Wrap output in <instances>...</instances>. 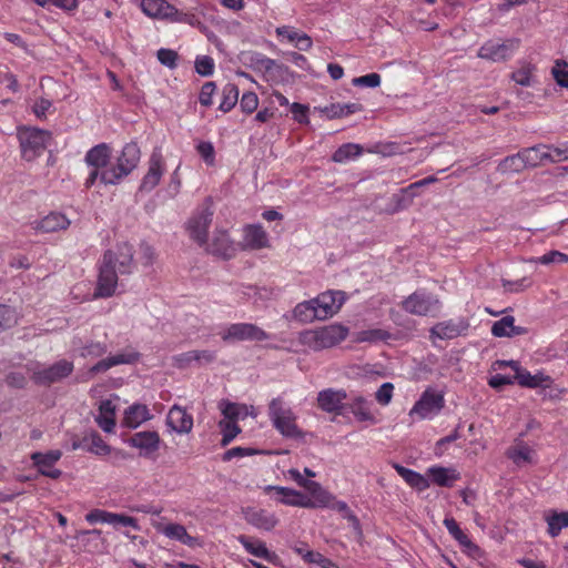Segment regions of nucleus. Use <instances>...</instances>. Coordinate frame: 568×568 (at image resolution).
<instances>
[{
    "label": "nucleus",
    "instance_id": "22",
    "mask_svg": "<svg viewBox=\"0 0 568 568\" xmlns=\"http://www.w3.org/2000/svg\"><path fill=\"white\" fill-rule=\"evenodd\" d=\"M444 526L450 534V536L460 545L463 551L473 558L480 557L483 550L478 545L471 541L467 534H465L458 523L453 517H446L444 519Z\"/></svg>",
    "mask_w": 568,
    "mask_h": 568
},
{
    "label": "nucleus",
    "instance_id": "18",
    "mask_svg": "<svg viewBox=\"0 0 568 568\" xmlns=\"http://www.w3.org/2000/svg\"><path fill=\"white\" fill-rule=\"evenodd\" d=\"M154 528L158 532L164 535L166 538L171 540H175L185 545L190 548H196L202 546L201 538L197 536H192L187 532L186 528L178 523H169V524H156Z\"/></svg>",
    "mask_w": 568,
    "mask_h": 568
},
{
    "label": "nucleus",
    "instance_id": "51",
    "mask_svg": "<svg viewBox=\"0 0 568 568\" xmlns=\"http://www.w3.org/2000/svg\"><path fill=\"white\" fill-rule=\"evenodd\" d=\"M535 68L530 63H525L511 73V80L523 87L531 85V78Z\"/></svg>",
    "mask_w": 568,
    "mask_h": 568
},
{
    "label": "nucleus",
    "instance_id": "52",
    "mask_svg": "<svg viewBox=\"0 0 568 568\" xmlns=\"http://www.w3.org/2000/svg\"><path fill=\"white\" fill-rule=\"evenodd\" d=\"M214 67V60L209 55H200L195 60V71L202 77L212 75Z\"/></svg>",
    "mask_w": 568,
    "mask_h": 568
},
{
    "label": "nucleus",
    "instance_id": "25",
    "mask_svg": "<svg viewBox=\"0 0 568 568\" xmlns=\"http://www.w3.org/2000/svg\"><path fill=\"white\" fill-rule=\"evenodd\" d=\"M500 366H510L515 371V381L523 387L537 388L550 382V377L539 373L532 375L529 371L521 368L517 362H501Z\"/></svg>",
    "mask_w": 568,
    "mask_h": 568
},
{
    "label": "nucleus",
    "instance_id": "10",
    "mask_svg": "<svg viewBox=\"0 0 568 568\" xmlns=\"http://www.w3.org/2000/svg\"><path fill=\"white\" fill-rule=\"evenodd\" d=\"M400 307L412 315L427 316L440 310V301L425 290H417L402 301Z\"/></svg>",
    "mask_w": 568,
    "mask_h": 568
},
{
    "label": "nucleus",
    "instance_id": "6",
    "mask_svg": "<svg viewBox=\"0 0 568 568\" xmlns=\"http://www.w3.org/2000/svg\"><path fill=\"white\" fill-rule=\"evenodd\" d=\"M291 479H293L300 487H303L310 496L303 494V508H326L334 501V496L324 489L317 481L310 480L303 477L300 470L292 468L288 470Z\"/></svg>",
    "mask_w": 568,
    "mask_h": 568
},
{
    "label": "nucleus",
    "instance_id": "47",
    "mask_svg": "<svg viewBox=\"0 0 568 568\" xmlns=\"http://www.w3.org/2000/svg\"><path fill=\"white\" fill-rule=\"evenodd\" d=\"M547 145H538L534 148L524 149L520 151L526 166H537L542 161L547 160L546 155Z\"/></svg>",
    "mask_w": 568,
    "mask_h": 568
},
{
    "label": "nucleus",
    "instance_id": "40",
    "mask_svg": "<svg viewBox=\"0 0 568 568\" xmlns=\"http://www.w3.org/2000/svg\"><path fill=\"white\" fill-rule=\"evenodd\" d=\"M362 154V145L356 143H344L333 153L332 160L336 163H346L359 158Z\"/></svg>",
    "mask_w": 568,
    "mask_h": 568
},
{
    "label": "nucleus",
    "instance_id": "31",
    "mask_svg": "<svg viewBox=\"0 0 568 568\" xmlns=\"http://www.w3.org/2000/svg\"><path fill=\"white\" fill-rule=\"evenodd\" d=\"M151 418L152 415L146 405L133 404L125 409L122 424L128 428H138Z\"/></svg>",
    "mask_w": 568,
    "mask_h": 568
},
{
    "label": "nucleus",
    "instance_id": "49",
    "mask_svg": "<svg viewBox=\"0 0 568 568\" xmlns=\"http://www.w3.org/2000/svg\"><path fill=\"white\" fill-rule=\"evenodd\" d=\"M219 427L222 433V446H227L241 432V428L234 420H220Z\"/></svg>",
    "mask_w": 568,
    "mask_h": 568
},
{
    "label": "nucleus",
    "instance_id": "30",
    "mask_svg": "<svg viewBox=\"0 0 568 568\" xmlns=\"http://www.w3.org/2000/svg\"><path fill=\"white\" fill-rule=\"evenodd\" d=\"M351 412L358 422L375 423V416L372 413V403L363 396H355L345 404L344 412Z\"/></svg>",
    "mask_w": 568,
    "mask_h": 568
},
{
    "label": "nucleus",
    "instance_id": "26",
    "mask_svg": "<svg viewBox=\"0 0 568 568\" xmlns=\"http://www.w3.org/2000/svg\"><path fill=\"white\" fill-rule=\"evenodd\" d=\"M166 425L178 434H189L193 428V417L183 407L173 405L166 415Z\"/></svg>",
    "mask_w": 568,
    "mask_h": 568
},
{
    "label": "nucleus",
    "instance_id": "29",
    "mask_svg": "<svg viewBox=\"0 0 568 568\" xmlns=\"http://www.w3.org/2000/svg\"><path fill=\"white\" fill-rule=\"evenodd\" d=\"M70 226V220L60 212H51L40 221L36 222L34 229L43 233H53L67 230Z\"/></svg>",
    "mask_w": 568,
    "mask_h": 568
},
{
    "label": "nucleus",
    "instance_id": "43",
    "mask_svg": "<svg viewBox=\"0 0 568 568\" xmlns=\"http://www.w3.org/2000/svg\"><path fill=\"white\" fill-rule=\"evenodd\" d=\"M327 508H331V509L339 513L345 519L348 520V523L351 524V526L357 534H359V535L362 534L359 519L351 510V508L348 507V505L345 501L336 500V498L334 497V501H331V506H328Z\"/></svg>",
    "mask_w": 568,
    "mask_h": 568
},
{
    "label": "nucleus",
    "instance_id": "27",
    "mask_svg": "<svg viewBox=\"0 0 568 568\" xmlns=\"http://www.w3.org/2000/svg\"><path fill=\"white\" fill-rule=\"evenodd\" d=\"M236 539L243 546L245 551L254 557L264 559L272 564L277 559L276 554L270 551L266 544L258 538L240 535Z\"/></svg>",
    "mask_w": 568,
    "mask_h": 568
},
{
    "label": "nucleus",
    "instance_id": "48",
    "mask_svg": "<svg viewBox=\"0 0 568 568\" xmlns=\"http://www.w3.org/2000/svg\"><path fill=\"white\" fill-rule=\"evenodd\" d=\"M362 110L361 103H333L327 108L331 118H344Z\"/></svg>",
    "mask_w": 568,
    "mask_h": 568
},
{
    "label": "nucleus",
    "instance_id": "53",
    "mask_svg": "<svg viewBox=\"0 0 568 568\" xmlns=\"http://www.w3.org/2000/svg\"><path fill=\"white\" fill-rule=\"evenodd\" d=\"M240 106L244 113H247V114L253 113L258 106L257 94L252 91L243 93L241 101H240Z\"/></svg>",
    "mask_w": 568,
    "mask_h": 568
},
{
    "label": "nucleus",
    "instance_id": "58",
    "mask_svg": "<svg viewBox=\"0 0 568 568\" xmlns=\"http://www.w3.org/2000/svg\"><path fill=\"white\" fill-rule=\"evenodd\" d=\"M382 78L378 73H368L353 79L355 87L376 88L381 84Z\"/></svg>",
    "mask_w": 568,
    "mask_h": 568
},
{
    "label": "nucleus",
    "instance_id": "13",
    "mask_svg": "<svg viewBox=\"0 0 568 568\" xmlns=\"http://www.w3.org/2000/svg\"><path fill=\"white\" fill-rule=\"evenodd\" d=\"M73 368L72 362L61 359L49 367L34 371L32 379L38 385L49 386L68 377L73 372Z\"/></svg>",
    "mask_w": 568,
    "mask_h": 568
},
{
    "label": "nucleus",
    "instance_id": "23",
    "mask_svg": "<svg viewBox=\"0 0 568 568\" xmlns=\"http://www.w3.org/2000/svg\"><path fill=\"white\" fill-rule=\"evenodd\" d=\"M268 235L260 224H247L243 227V250H262L268 247Z\"/></svg>",
    "mask_w": 568,
    "mask_h": 568
},
{
    "label": "nucleus",
    "instance_id": "14",
    "mask_svg": "<svg viewBox=\"0 0 568 568\" xmlns=\"http://www.w3.org/2000/svg\"><path fill=\"white\" fill-rule=\"evenodd\" d=\"M126 443L129 446L139 449L140 456L151 458L160 449L162 440L158 432L143 430L131 435Z\"/></svg>",
    "mask_w": 568,
    "mask_h": 568
},
{
    "label": "nucleus",
    "instance_id": "12",
    "mask_svg": "<svg viewBox=\"0 0 568 568\" xmlns=\"http://www.w3.org/2000/svg\"><path fill=\"white\" fill-rule=\"evenodd\" d=\"M518 39H507L503 42L489 40L478 50L477 57L493 62H503L510 59L519 48Z\"/></svg>",
    "mask_w": 568,
    "mask_h": 568
},
{
    "label": "nucleus",
    "instance_id": "56",
    "mask_svg": "<svg viewBox=\"0 0 568 568\" xmlns=\"http://www.w3.org/2000/svg\"><path fill=\"white\" fill-rule=\"evenodd\" d=\"M110 525H113L114 527L121 525L125 527H131L134 530H140V526L136 518L124 514L112 513Z\"/></svg>",
    "mask_w": 568,
    "mask_h": 568
},
{
    "label": "nucleus",
    "instance_id": "24",
    "mask_svg": "<svg viewBox=\"0 0 568 568\" xmlns=\"http://www.w3.org/2000/svg\"><path fill=\"white\" fill-rule=\"evenodd\" d=\"M469 324L465 318L439 322L430 329V334L440 339H453L466 333Z\"/></svg>",
    "mask_w": 568,
    "mask_h": 568
},
{
    "label": "nucleus",
    "instance_id": "60",
    "mask_svg": "<svg viewBox=\"0 0 568 568\" xmlns=\"http://www.w3.org/2000/svg\"><path fill=\"white\" fill-rule=\"evenodd\" d=\"M111 516H112L111 511H106V510L97 508V509L89 511L85 515V520L90 524H98V523L110 524Z\"/></svg>",
    "mask_w": 568,
    "mask_h": 568
},
{
    "label": "nucleus",
    "instance_id": "15",
    "mask_svg": "<svg viewBox=\"0 0 568 568\" xmlns=\"http://www.w3.org/2000/svg\"><path fill=\"white\" fill-rule=\"evenodd\" d=\"M61 457L62 452L59 449H52L47 453L36 452L30 456L33 466L38 469V473L51 479H58L62 475V471L54 467Z\"/></svg>",
    "mask_w": 568,
    "mask_h": 568
},
{
    "label": "nucleus",
    "instance_id": "35",
    "mask_svg": "<svg viewBox=\"0 0 568 568\" xmlns=\"http://www.w3.org/2000/svg\"><path fill=\"white\" fill-rule=\"evenodd\" d=\"M526 333V328L516 326L513 316H504L491 326V334L496 337H513Z\"/></svg>",
    "mask_w": 568,
    "mask_h": 568
},
{
    "label": "nucleus",
    "instance_id": "21",
    "mask_svg": "<svg viewBox=\"0 0 568 568\" xmlns=\"http://www.w3.org/2000/svg\"><path fill=\"white\" fill-rule=\"evenodd\" d=\"M206 245L211 254L225 260L232 258L236 254L235 242L230 237L229 232L222 229L214 231L211 243Z\"/></svg>",
    "mask_w": 568,
    "mask_h": 568
},
{
    "label": "nucleus",
    "instance_id": "9",
    "mask_svg": "<svg viewBox=\"0 0 568 568\" xmlns=\"http://www.w3.org/2000/svg\"><path fill=\"white\" fill-rule=\"evenodd\" d=\"M444 406V393L432 387H427L422 393L419 399L410 408L409 416H416L418 419H432L442 412Z\"/></svg>",
    "mask_w": 568,
    "mask_h": 568
},
{
    "label": "nucleus",
    "instance_id": "19",
    "mask_svg": "<svg viewBox=\"0 0 568 568\" xmlns=\"http://www.w3.org/2000/svg\"><path fill=\"white\" fill-rule=\"evenodd\" d=\"M346 300L343 291H326L314 298L317 311L322 320H326L335 315Z\"/></svg>",
    "mask_w": 568,
    "mask_h": 568
},
{
    "label": "nucleus",
    "instance_id": "20",
    "mask_svg": "<svg viewBox=\"0 0 568 568\" xmlns=\"http://www.w3.org/2000/svg\"><path fill=\"white\" fill-rule=\"evenodd\" d=\"M347 395L344 389L326 388L318 393L317 405L326 412L335 415H343L345 409L344 400Z\"/></svg>",
    "mask_w": 568,
    "mask_h": 568
},
{
    "label": "nucleus",
    "instance_id": "61",
    "mask_svg": "<svg viewBox=\"0 0 568 568\" xmlns=\"http://www.w3.org/2000/svg\"><path fill=\"white\" fill-rule=\"evenodd\" d=\"M158 60L165 67L175 68L178 62V53L174 50L162 48L158 50Z\"/></svg>",
    "mask_w": 568,
    "mask_h": 568
},
{
    "label": "nucleus",
    "instance_id": "3",
    "mask_svg": "<svg viewBox=\"0 0 568 568\" xmlns=\"http://www.w3.org/2000/svg\"><path fill=\"white\" fill-rule=\"evenodd\" d=\"M348 335V328L342 324H331L315 329H306L300 334L302 345L313 351L331 348L342 343Z\"/></svg>",
    "mask_w": 568,
    "mask_h": 568
},
{
    "label": "nucleus",
    "instance_id": "38",
    "mask_svg": "<svg viewBox=\"0 0 568 568\" xmlns=\"http://www.w3.org/2000/svg\"><path fill=\"white\" fill-rule=\"evenodd\" d=\"M293 316L301 323H312L315 320H322L314 298L298 303L293 310Z\"/></svg>",
    "mask_w": 568,
    "mask_h": 568
},
{
    "label": "nucleus",
    "instance_id": "50",
    "mask_svg": "<svg viewBox=\"0 0 568 568\" xmlns=\"http://www.w3.org/2000/svg\"><path fill=\"white\" fill-rule=\"evenodd\" d=\"M525 168L526 165L520 152L515 155L505 158L498 165V170L503 173L519 172Z\"/></svg>",
    "mask_w": 568,
    "mask_h": 568
},
{
    "label": "nucleus",
    "instance_id": "42",
    "mask_svg": "<svg viewBox=\"0 0 568 568\" xmlns=\"http://www.w3.org/2000/svg\"><path fill=\"white\" fill-rule=\"evenodd\" d=\"M239 88L234 83H226L222 90V100L219 110L226 113L230 112L239 101Z\"/></svg>",
    "mask_w": 568,
    "mask_h": 568
},
{
    "label": "nucleus",
    "instance_id": "64",
    "mask_svg": "<svg viewBox=\"0 0 568 568\" xmlns=\"http://www.w3.org/2000/svg\"><path fill=\"white\" fill-rule=\"evenodd\" d=\"M552 75L556 82L562 87L568 88V64L557 62L552 69Z\"/></svg>",
    "mask_w": 568,
    "mask_h": 568
},
{
    "label": "nucleus",
    "instance_id": "59",
    "mask_svg": "<svg viewBox=\"0 0 568 568\" xmlns=\"http://www.w3.org/2000/svg\"><path fill=\"white\" fill-rule=\"evenodd\" d=\"M547 160L550 162H561L568 160V146H548L546 149Z\"/></svg>",
    "mask_w": 568,
    "mask_h": 568
},
{
    "label": "nucleus",
    "instance_id": "17",
    "mask_svg": "<svg viewBox=\"0 0 568 568\" xmlns=\"http://www.w3.org/2000/svg\"><path fill=\"white\" fill-rule=\"evenodd\" d=\"M165 172V162L160 151L152 152L149 159L148 172L143 176L139 190L149 193L160 183Z\"/></svg>",
    "mask_w": 568,
    "mask_h": 568
},
{
    "label": "nucleus",
    "instance_id": "46",
    "mask_svg": "<svg viewBox=\"0 0 568 568\" xmlns=\"http://www.w3.org/2000/svg\"><path fill=\"white\" fill-rule=\"evenodd\" d=\"M19 318L16 307L0 304V333L14 327L19 323Z\"/></svg>",
    "mask_w": 568,
    "mask_h": 568
},
{
    "label": "nucleus",
    "instance_id": "33",
    "mask_svg": "<svg viewBox=\"0 0 568 568\" xmlns=\"http://www.w3.org/2000/svg\"><path fill=\"white\" fill-rule=\"evenodd\" d=\"M136 359H138L136 353L112 355V356H109L106 358L99 361L97 364H94L89 369V372L91 374L106 372L113 366H116L120 364H131V363H134Z\"/></svg>",
    "mask_w": 568,
    "mask_h": 568
},
{
    "label": "nucleus",
    "instance_id": "28",
    "mask_svg": "<svg viewBox=\"0 0 568 568\" xmlns=\"http://www.w3.org/2000/svg\"><path fill=\"white\" fill-rule=\"evenodd\" d=\"M264 491L268 495L274 494V499L283 505L302 507L303 494L283 486H266Z\"/></svg>",
    "mask_w": 568,
    "mask_h": 568
},
{
    "label": "nucleus",
    "instance_id": "54",
    "mask_svg": "<svg viewBox=\"0 0 568 568\" xmlns=\"http://www.w3.org/2000/svg\"><path fill=\"white\" fill-rule=\"evenodd\" d=\"M216 91V84L213 81L205 82L199 95V101L203 106H211L213 104V95Z\"/></svg>",
    "mask_w": 568,
    "mask_h": 568
},
{
    "label": "nucleus",
    "instance_id": "41",
    "mask_svg": "<svg viewBox=\"0 0 568 568\" xmlns=\"http://www.w3.org/2000/svg\"><path fill=\"white\" fill-rule=\"evenodd\" d=\"M85 450L94 455L105 456L111 452V447L103 440L98 432H91L83 437Z\"/></svg>",
    "mask_w": 568,
    "mask_h": 568
},
{
    "label": "nucleus",
    "instance_id": "57",
    "mask_svg": "<svg viewBox=\"0 0 568 568\" xmlns=\"http://www.w3.org/2000/svg\"><path fill=\"white\" fill-rule=\"evenodd\" d=\"M394 385L392 383H384L375 393V398L378 404L386 406L393 398Z\"/></svg>",
    "mask_w": 568,
    "mask_h": 568
},
{
    "label": "nucleus",
    "instance_id": "45",
    "mask_svg": "<svg viewBox=\"0 0 568 568\" xmlns=\"http://www.w3.org/2000/svg\"><path fill=\"white\" fill-rule=\"evenodd\" d=\"M73 346L79 352V355L83 358L87 357H100L104 355L108 351L106 344L101 342H89L85 345L79 346L77 341H73Z\"/></svg>",
    "mask_w": 568,
    "mask_h": 568
},
{
    "label": "nucleus",
    "instance_id": "37",
    "mask_svg": "<svg viewBox=\"0 0 568 568\" xmlns=\"http://www.w3.org/2000/svg\"><path fill=\"white\" fill-rule=\"evenodd\" d=\"M432 481L440 487H452L459 479V474L454 469L433 466L427 470Z\"/></svg>",
    "mask_w": 568,
    "mask_h": 568
},
{
    "label": "nucleus",
    "instance_id": "55",
    "mask_svg": "<svg viewBox=\"0 0 568 568\" xmlns=\"http://www.w3.org/2000/svg\"><path fill=\"white\" fill-rule=\"evenodd\" d=\"M196 151L207 165L215 162V150L211 142L202 141L196 145Z\"/></svg>",
    "mask_w": 568,
    "mask_h": 568
},
{
    "label": "nucleus",
    "instance_id": "39",
    "mask_svg": "<svg viewBox=\"0 0 568 568\" xmlns=\"http://www.w3.org/2000/svg\"><path fill=\"white\" fill-rule=\"evenodd\" d=\"M392 338V334L383 328H369L359 331L354 334L355 343H369L376 344L378 342H387Z\"/></svg>",
    "mask_w": 568,
    "mask_h": 568
},
{
    "label": "nucleus",
    "instance_id": "16",
    "mask_svg": "<svg viewBox=\"0 0 568 568\" xmlns=\"http://www.w3.org/2000/svg\"><path fill=\"white\" fill-rule=\"evenodd\" d=\"M242 514L245 521L258 530L271 531L280 523L274 513L258 507H245L242 509Z\"/></svg>",
    "mask_w": 568,
    "mask_h": 568
},
{
    "label": "nucleus",
    "instance_id": "8",
    "mask_svg": "<svg viewBox=\"0 0 568 568\" xmlns=\"http://www.w3.org/2000/svg\"><path fill=\"white\" fill-rule=\"evenodd\" d=\"M268 415L274 427L283 436L295 438L301 435L293 410L285 406L281 398L272 399L268 405Z\"/></svg>",
    "mask_w": 568,
    "mask_h": 568
},
{
    "label": "nucleus",
    "instance_id": "1",
    "mask_svg": "<svg viewBox=\"0 0 568 568\" xmlns=\"http://www.w3.org/2000/svg\"><path fill=\"white\" fill-rule=\"evenodd\" d=\"M112 149L106 143L91 148L84 161L91 171L85 179L84 186L91 189L98 180L104 185H118L138 166L141 151L135 142L126 143L114 163L111 162Z\"/></svg>",
    "mask_w": 568,
    "mask_h": 568
},
{
    "label": "nucleus",
    "instance_id": "34",
    "mask_svg": "<svg viewBox=\"0 0 568 568\" xmlns=\"http://www.w3.org/2000/svg\"><path fill=\"white\" fill-rule=\"evenodd\" d=\"M393 468L412 488L417 489L418 491H423L429 488L428 479L425 478L422 474L406 468L397 463L393 464Z\"/></svg>",
    "mask_w": 568,
    "mask_h": 568
},
{
    "label": "nucleus",
    "instance_id": "4",
    "mask_svg": "<svg viewBox=\"0 0 568 568\" xmlns=\"http://www.w3.org/2000/svg\"><path fill=\"white\" fill-rule=\"evenodd\" d=\"M214 212L213 199L206 196L186 222V231L190 237L200 246L207 244L209 227L213 221Z\"/></svg>",
    "mask_w": 568,
    "mask_h": 568
},
{
    "label": "nucleus",
    "instance_id": "44",
    "mask_svg": "<svg viewBox=\"0 0 568 568\" xmlns=\"http://www.w3.org/2000/svg\"><path fill=\"white\" fill-rule=\"evenodd\" d=\"M548 525V534L551 537H557L561 529L568 527V511H554L546 518Z\"/></svg>",
    "mask_w": 568,
    "mask_h": 568
},
{
    "label": "nucleus",
    "instance_id": "7",
    "mask_svg": "<svg viewBox=\"0 0 568 568\" xmlns=\"http://www.w3.org/2000/svg\"><path fill=\"white\" fill-rule=\"evenodd\" d=\"M141 10L150 18L170 22L193 24L194 14L180 11L166 0H141Z\"/></svg>",
    "mask_w": 568,
    "mask_h": 568
},
{
    "label": "nucleus",
    "instance_id": "36",
    "mask_svg": "<svg viewBox=\"0 0 568 568\" xmlns=\"http://www.w3.org/2000/svg\"><path fill=\"white\" fill-rule=\"evenodd\" d=\"M534 449L524 440H516L507 452V457L513 460L516 465L532 463Z\"/></svg>",
    "mask_w": 568,
    "mask_h": 568
},
{
    "label": "nucleus",
    "instance_id": "32",
    "mask_svg": "<svg viewBox=\"0 0 568 568\" xmlns=\"http://www.w3.org/2000/svg\"><path fill=\"white\" fill-rule=\"evenodd\" d=\"M95 422L105 433H112L115 427V405L110 399L101 400Z\"/></svg>",
    "mask_w": 568,
    "mask_h": 568
},
{
    "label": "nucleus",
    "instance_id": "2",
    "mask_svg": "<svg viewBox=\"0 0 568 568\" xmlns=\"http://www.w3.org/2000/svg\"><path fill=\"white\" fill-rule=\"evenodd\" d=\"M135 270L134 247L128 242L106 250L99 263L95 297L108 298L114 295L119 276L130 275Z\"/></svg>",
    "mask_w": 568,
    "mask_h": 568
},
{
    "label": "nucleus",
    "instance_id": "5",
    "mask_svg": "<svg viewBox=\"0 0 568 568\" xmlns=\"http://www.w3.org/2000/svg\"><path fill=\"white\" fill-rule=\"evenodd\" d=\"M17 138L23 160L31 162L41 156L51 140V133L32 126L18 129Z\"/></svg>",
    "mask_w": 568,
    "mask_h": 568
},
{
    "label": "nucleus",
    "instance_id": "63",
    "mask_svg": "<svg viewBox=\"0 0 568 568\" xmlns=\"http://www.w3.org/2000/svg\"><path fill=\"white\" fill-rule=\"evenodd\" d=\"M537 262L542 265H548L550 263H567L568 255L554 250V251H550V252L539 256L537 258Z\"/></svg>",
    "mask_w": 568,
    "mask_h": 568
},
{
    "label": "nucleus",
    "instance_id": "11",
    "mask_svg": "<svg viewBox=\"0 0 568 568\" xmlns=\"http://www.w3.org/2000/svg\"><path fill=\"white\" fill-rule=\"evenodd\" d=\"M271 337L262 327L252 323L230 324L222 333L221 338L226 342H263Z\"/></svg>",
    "mask_w": 568,
    "mask_h": 568
},
{
    "label": "nucleus",
    "instance_id": "62",
    "mask_svg": "<svg viewBox=\"0 0 568 568\" xmlns=\"http://www.w3.org/2000/svg\"><path fill=\"white\" fill-rule=\"evenodd\" d=\"M291 112L297 123L307 124L310 122L307 105L294 102L291 104Z\"/></svg>",
    "mask_w": 568,
    "mask_h": 568
}]
</instances>
